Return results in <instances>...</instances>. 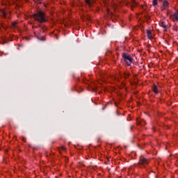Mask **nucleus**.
<instances>
[{
  "label": "nucleus",
  "mask_w": 178,
  "mask_h": 178,
  "mask_svg": "<svg viewBox=\"0 0 178 178\" xmlns=\"http://www.w3.org/2000/svg\"><path fill=\"white\" fill-rule=\"evenodd\" d=\"M60 150H61V151H66V147H61L60 148Z\"/></svg>",
  "instance_id": "17"
},
{
  "label": "nucleus",
  "mask_w": 178,
  "mask_h": 178,
  "mask_svg": "<svg viewBox=\"0 0 178 178\" xmlns=\"http://www.w3.org/2000/svg\"><path fill=\"white\" fill-rule=\"evenodd\" d=\"M38 40H39V41H45V38H44L38 37Z\"/></svg>",
  "instance_id": "16"
},
{
  "label": "nucleus",
  "mask_w": 178,
  "mask_h": 178,
  "mask_svg": "<svg viewBox=\"0 0 178 178\" xmlns=\"http://www.w3.org/2000/svg\"><path fill=\"white\" fill-rule=\"evenodd\" d=\"M139 165H142V166H145L149 163V161L144 156H141L139 159Z\"/></svg>",
  "instance_id": "3"
},
{
  "label": "nucleus",
  "mask_w": 178,
  "mask_h": 178,
  "mask_svg": "<svg viewBox=\"0 0 178 178\" xmlns=\"http://www.w3.org/2000/svg\"><path fill=\"white\" fill-rule=\"evenodd\" d=\"M2 41H3V44H8V38H2Z\"/></svg>",
  "instance_id": "10"
},
{
  "label": "nucleus",
  "mask_w": 178,
  "mask_h": 178,
  "mask_svg": "<svg viewBox=\"0 0 178 178\" xmlns=\"http://www.w3.org/2000/svg\"><path fill=\"white\" fill-rule=\"evenodd\" d=\"M102 111H105V107H103V108H102Z\"/></svg>",
  "instance_id": "20"
},
{
  "label": "nucleus",
  "mask_w": 178,
  "mask_h": 178,
  "mask_svg": "<svg viewBox=\"0 0 178 178\" xmlns=\"http://www.w3.org/2000/svg\"><path fill=\"white\" fill-rule=\"evenodd\" d=\"M163 6L168 7V6H169V3H168V1H163Z\"/></svg>",
  "instance_id": "12"
},
{
  "label": "nucleus",
  "mask_w": 178,
  "mask_h": 178,
  "mask_svg": "<svg viewBox=\"0 0 178 178\" xmlns=\"http://www.w3.org/2000/svg\"><path fill=\"white\" fill-rule=\"evenodd\" d=\"M124 62L128 66H131V63H133V58L130 56V55H127L126 53H123L122 55Z\"/></svg>",
  "instance_id": "2"
},
{
  "label": "nucleus",
  "mask_w": 178,
  "mask_h": 178,
  "mask_svg": "<svg viewBox=\"0 0 178 178\" xmlns=\"http://www.w3.org/2000/svg\"><path fill=\"white\" fill-rule=\"evenodd\" d=\"M170 19L172 20V22H178V10L175 12L173 15H170Z\"/></svg>",
  "instance_id": "4"
},
{
  "label": "nucleus",
  "mask_w": 178,
  "mask_h": 178,
  "mask_svg": "<svg viewBox=\"0 0 178 178\" xmlns=\"http://www.w3.org/2000/svg\"><path fill=\"white\" fill-rule=\"evenodd\" d=\"M136 123L137 124H138L139 126H144L145 124V120H141L140 118H138L136 120Z\"/></svg>",
  "instance_id": "5"
},
{
  "label": "nucleus",
  "mask_w": 178,
  "mask_h": 178,
  "mask_svg": "<svg viewBox=\"0 0 178 178\" xmlns=\"http://www.w3.org/2000/svg\"><path fill=\"white\" fill-rule=\"evenodd\" d=\"M161 27H163V29H167V26L166 24H165V22H162L161 24Z\"/></svg>",
  "instance_id": "8"
},
{
  "label": "nucleus",
  "mask_w": 178,
  "mask_h": 178,
  "mask_svg": "<svg viewBox=\"0 0 178 178\" xmlns=\"http://www.w3.org/2000/svg\"><path fill=\"white\" fill-rule=\"evenodd\" d=\"M43 0H36L37 3H42Z\"/></svg>",
  "instance_id": "18"
},
{
  "label": "nucleus",
  "mask_w": 178,
  "mask_h": 178,
  "mask_svg": "<svg viewBox=\"0 0 178 178\" xmlns=\"http://www.w3.org/2000/svg\"><path fill=\"white\" fill-rule=\"evenodd\" d=\"M153 92H154L155 94H158V92H159V90H158V86H156V85L153 86Z\"/></svg>",
  "instance_id": "6"
},
{
  "label": "nucleus",
  "mask_w": 178,
  "mask_h": 178,
  "mask_svg": "<svg viewBox=\"0 0 178 178\" xmlns=\"http://www.w3.org/2000/svg\"><path fill=\"white\" fill-rule=\"evenodd\" d=\"M116 113H117L118 116H120L119 113L116 112Z\"/></svg>",
  "instance_id": "21"
},
{
  "label": "nucleus",
  "mask_w": 178,
  "mask_h": 178,
  "mask_svg": "<svg viewBox=\"0 0 178 178\" xmlns=\"http://www.w3.org/2000/svg\"><path fill=\"white\" fill-rule=\"evenodd\" d=\"M147 34L148 38L151 39V35H152V33L149 31H147Z\"/></svg>",
  "instance_id": "9"
},
{
  "label": "nucleus",
  "mask_w": 178,
  "mask_h": 178,
  "mask_svg": "<svg viewBox=\"0 0 178 178\" xmlns=\"http://www.w3.org/2000/svg\"><path fill=\"white\" fill-rule=\"evenodd\" d=\"M33 19L38 23H47L48 19H47V15L44 11H39L33 15Z\"/></svg>",
  "instance_id": "1"
},
{
  "label": "nucleus",
  "mask_w": 178,
  "mask_h": 178,
  "mask_svg": "<svg viewBox=\"0 0 178 178\" xmlns=\"http://www.w3.org/2000/svg\"><path fill=\"white\" fill-rule=\"evenodd\" d=\"M129 76H130V74L124 73V79H129Z\"/></svg>",
  "instance_id": "15"
},
{
  "label": "nucleus",
  "mask_w": 178,
  "mask_h": 178,
  "mask_svg": "<svg viewBox=\"0 0 178 178\" xmlns=\"http://www.w3.org/2000/svg\"><path fill=\"white\" fill-rule=\"evenodd\" d=\"M132 6L134 8V6H137V3H136V0H132Z\"/></svg>",
  "instance_id": "14"
},
{
  "label": "nucleus",
  "mask_w": 178,
  "mask_h": 178,
  "mask_svg": "<svg viewBox=\"0 0 178 178\" xmlns=\"http://www.w3.org/2000/svg\"><path fill=\"white\" fill-rule=\"evenodd\" d=\"M85 2L86 5L89 6V8H91V6H92V2L91 1V0H85Z\"/></svg>",
  "instance_id": "7"
},
{
  "label": "nucleus",
  "mask_w": 178,
  "mask_h": 178,
  "mask_svg": "<svg viewBox=\"0 0 178 178\" xmlns=\"http://www.w3.org/2000/svg\"><path fill=\"white\" fill-rule=\"evenodd\" d=\"M22 140L24 143H26V137H22Z\"/></svg>",
  "instance_id": "19"
},
{
  "label": "nucleus",
  "mask_w": 178,
  "mask_h": 178,
  "mask_svg": "<svg viewBox=\"0 0 178 178\" xmlns=\"http://www.w3.org/2000/svg\"><path fill=\"white\" fill-rule=\"evenodd\" d=\"M16 24H17V22H12V26L14 29H16Z\"/></svg>",
  "instance_id": "13"
},
{
  "label": "nucleus",
  "mask_w": 178,
  "mask_h": 178,
  "mask_svg": "<svg viewBox=\"0 0 178 178\" xmlns=\"http://www.w3.org/2000/svg\"><path fill=\"white\" fill-rule=\"evenodd\" d=\"M152 3L154 6H156L158 5V0H153Z\"/></svg>",
  "instance_id": "11"
}]
</instances>
